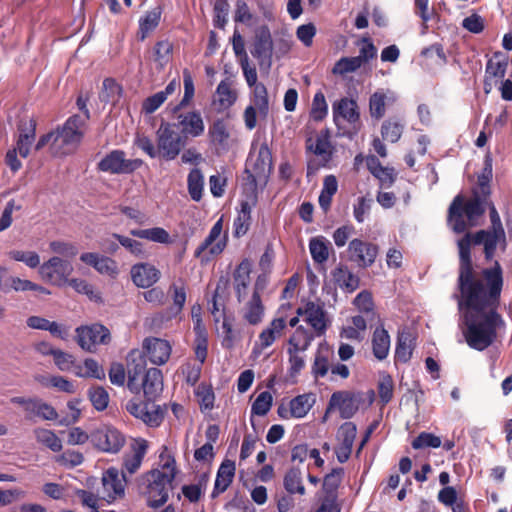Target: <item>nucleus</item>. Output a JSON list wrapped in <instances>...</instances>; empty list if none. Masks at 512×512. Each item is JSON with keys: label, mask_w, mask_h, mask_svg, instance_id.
Listing matches in <instances>:
<instances>
[{"label": "nucleus", "mask_w": 512, "mask_h": 512, "mask_svg": "<svg viewBox=\"0 0 512 512\" xmlns=\"http://www.w3.org/2000/svg\"><path fill=\"white\" fill-rule=\"evenodd\" d=\"M272 395L268 391L261 392L255 401L252 404L251 412L252 414L258 415V416H264L266 415L272 406Z\"/></svg>", "instance_id": "61"}, {"label": "nucleus", "mask_w": 512, "mask_h": 512, "mask_svg": "<svg viewBox=\"0 0 512 512\" xmlns=\"http://www.w3.org/2000/svg\"><path fill=\"white\" fill-rule=\"evenodd\" d=\"M297 315L305 317V321L313 328L318 337L325 334L328 325L322 303L307 301L303 307L297 309Z\"/></svg>", "instance_id": "18"}, {"label": "nucleus", "mask_w": 512, "mask_h": 512, "mask_svg": "<svg viewBox=\"0 0 512 512\" xmlns=\"http://www.w3.org/2000/svg\"><path fill=\"white\" fill-rule=\"evenodd\" d=\"M173 52V44L169 40H161L155 43L154 46V56L155 61L160 64V66L166 65L172 55Z\"/></svg>", "instance_id": "62"}, {"label": "nucleus", "mask_w": 512, "mask_h": 512, "mask_svg": "<svg viewBox=\"0 0 512 512\" xmlns=\"http://www.w3.org/2000/svg\"><path fill=\"white\" fill-rule=\"evenodd\" d=\"M404 125L395 119H387L381 126V135L384 140L396 143L402 136Z\"/></svg>", "instance_id": "49"}, {"label": "nucleus", "mask_w": 512, "mask_h": 512, "mask_svg": "<svg viewBox=\"0 0 512 512\" xmlns=\"http://www.w3.org/2000/svg\"><path fill=\"white\" fill-rule=\"evenodd\" d=\"M145 400L154 402L163 391V375L160 369L150 368L140 381Z\"/></svg>", "instance_id": "23"}, {"label": "nucleus", "mask_w": 512, "mask_h": 512, "mask_svg": "<svg viewBox=\"0 0 512 512\" xmlns=\"http://www.w3.org/2000/svg\"><path fill=\"white\" fill-rule=\"evenodd\" d=\"M394 382L389 374L384 375L378 383V395L383 405L393 398Z\"/></svg>", "instance_id": "64"}, {"label": "nucleus", "mask_w": 512, "mask_h": 512, "mask_svg": "<svg viewBox=\"0 0 512 512\" xmlns=\"http://www.w3.org/2000/svg\"><path fill=\"white\" fill-rule=\"evenodd\" d=\"M188 192L192 200L199 202L202 198L204 177L200 169H192L187 177Z\"/></svg>", "instance_id": "46"}, {"label": "nucleus", "mask_w": 512, "mask_h": 512, "mask_svg": "<svg viewBox=\"0 0 512 512\" xmlns=\"http://www.w3.org/2000/svg\"><path fill=\"white\" fill-rule=\"evenodd\" d=\"M309 138L306 143L308 150L313 152L316 156L320 157L319 162L310 160L307 165L308 174H312L317 171L320 167H326L327 164L332 160L334 154V147L330 142V136L328 130H322L317 136L315 143H310Z\"/></svg>", "instance_id": "10"}, {"label": "nucleus", "mask_w": 512, "mask_h": 512, "mask_svg": "<svg viewBox=\"0 0 512 512\" xmlns=\"http://www.w3.org/2000/svg\"><path fill=\"white\" fill-rule=\"evenodd\" d=\"M91 443L103 453L117 454L124 447L126 438L117 428L103 425L92 431Z\"/></svg>", "instance_id": "5"}, {"label": "nucleus", "mask_w": 512, "mask_h": 512, "mask_svg": "<svg viewBox=\"0 0 512 512\" xmlns=\"http://www.w3.org/2000/svg\"><path fill=\"white\" fill-rule=\"evenodd\" d=\"M393 92H385L383 89L376 90L369 98V113L376 120H380L386 113V105L395 102Z\"/></svg>", "instance_id": "30"}, {"label": "nucleus", "mask_w": 512, "mask_h": 512, "mask_svg": "<svg viewBox=\"0 0 512 512\" xmlns=\"http://www.w3.org/2000/svg\"><path fill=\"white\" fill-rule=\"evenodd\" d=\"M72 272V264L57 256L51 257L39 267V274L41 278L45 282L58 287L68 283V278Z\"/></svg>", "instance_id": "8"}, {"label": "nucleus", "mask_w": 512, "mask_h": 512, "mask_svg": "<svg viewBox=\"0 0 512 512\" xmlns=\"http://www.w3.org/2000/svg\"><path fill=\"white\" fill-rule=\"evenodd\" d=\"M273 52V41L270 30L262 26L256 33L251 54L259 60H270Z\"/></svg>", "instance_id": "26"}, {"label": "nucleus", "mask_w": 512, "mask_h": 512, "mask_svg": "<svg viewBox=\"0 0 512 512\" xmlns=\"http://www.w3.org/2000/svg\"><path fill=\"white\" fill-rule=\"evenodd\" d=\"M145 358L156 365L165 364L171 355V346L167 340L160 338H146L143 341V351Z\"/></svg>", "instance_id": "19"}, {"label": "nucleus", "mask_w": 512, "mask_h": 512, "mask_svg": "<svg viewBox=\"0 0 512 512\" xmlns=\"http://www.w3.org/2000/svg\"><path fill=\"white\" fill-rule=\"evenodd\" d=\"M348 252L352 262L357 263L359 267L367 268L375 262L379 248L376 244L356 238L350 241Z\"/></svg>", "instance_id": "17"}, {"label": "nucleus", "mask_w": 512, "mask_h": 512, "mask_svg": "<svg viewBox=\"0 0 512 512\" xmlns=\"http://www.w3.org/2000/svg\"><path fill=\"white\" fill-rule=\"evenodd\" d=\"M257 179H263V176L256 175V173L250 169H245L244 176L242 179V190L246 196L244 202L256 204L257 202Z\"/></svg>", "instance_id": "44"}, {"label": "nucleus", "mask_w": 512, "mask_h": 512, "mask_svg": "<svg viewBox=\"0 0 512 512\" xmlns=\"http://www.w3.org/2000/svg\"><path fill=\"white\" fill-rule=\"evenodd\" d=\"M126 410L134 417L141 419L145 424L150 427H158L163 419L165 410L159 405H154V402H141L136 399H131L126 403Z\"/></svg>", "instance_id": "11"}, {"label": "nucleus", "mask_w": 512, "mask_h": 512, "mask_svg": "<svg viewBox=\"0 0 512 512\" xmlns=\"http://www.w3.org/2000/svg\"><path fill=\"white\" fill-rule=\"evenodd\" d=\"M332 112L334 122L338 127L339 121L342 119L350 124L355 131L360 129V112L356 100L343 97L333 103Z\"/></svg>", "instance_id": "16"}, {"label": "nucleus", "mask_w": 512, "mask_h": 512, "mask_svg": "<svg viewBox=\"0 0 512 512\" xmlns=\"http://www.w3.org/2000/svg\"><path fill=\"white\" fill-rule=\"evenodd\" d=\"M333 350L327 343H321L315 353L311 373L315 379L323 378L331 370L330 360L333 357Z\"/></svg>", "instance_id": "28"}, {"label": "nucleus", "mask_w": 512, "mask_h": 512, "mask_svg": "<svg viewBox=\"0 0 512 512\" xmlns=\"http://www.w3.org/2000/svg\"><path fill=\"white\" fill-rule=\"evenodd\" d=\"M38 381L46 387H54L62 392L70 394L75 392L74 384L63 376H51L49 378L42 377L41 379H38Z\"/></svg>", "instance_id": "60"}, {"label": "nucleus", "mask_w": 512, "mask_h": 512, "mask_svg": "<svg viewBox=\"0 0 512 512\" xmlns=\"http://www.w3.org/2000/svg\"><path fill=\"white\" fill-rule=\"evenodd\" d=\"M354 305L357 307V309L366 314L368 317V320H373L376 316V313L374 312V303L372 294L366 290L361 291L354 299L353 301Z\"/></svg>", "instance_id": "54"}, {"label": "nucleus", "mask_w": 512, "mask_h": 512, "mask_svg": "<svg viewBox=\"0 0 512 512\" xmlns=\"http://www.w3.org/2000/svg\"><path fill=\"white\" fill-rule=\"evenodd\" d=\"M142 165V159H126V153L123 150L115 149L100 160L97 168L99 171L110 174H131Z\"/></svg>", "instance_id": "6"}, {"label": "nucleus", "mask_w": 512, "mask_h": 512, "mask_svg": "<svg viewBox=\"0 0 512 512\" xmlns=\"http://www.w3.org/2000/svg\"><path fill=\"white\" fill-rule=\"evenodd\" d=\"M175 123L162 122L156 131L159 158L174 160L186 145V137L176 130Z\"/></svg>", "instance_id": "3"}, {"label": "nucleus", "mask_w": 512, "mask_h": 512, "mask_svg": "<svg viewBox=\"0 0 512 512\" xmlns=\"http://www.w3.org/2000/svg\"><path fill=\"white\" fill-rule=\"evenodd\" d=\"M159 21L160 12H148L139 21L138 39L143 41L147 37V35L158 26Z\"/></svg>", "instance_id": "55"}, {"label": "nucleus", "mask_w": 512, "mask_h": 512, "mask_svg": "<svg viewBox=\"0 0 512 512\" xmlns=\"http://www.w3.org/2000/svg\"><path fill=\"white\" fill-rule=\"evenodd\" d=\"M76 333L79 346L89 352L99 344H108L111 338L108 328L98 323L78 327Z\"/></svg>", "instance_id": "13"}, {"label": "nucleus", "mask_w": 512, "mask_h": 512, "mask_svg": "<svg viewBox=\"0 0 512 512\" xmlns=\"http://www.w3.org/2000/svg\"><path fill=\"white\" fill-rule=\"evenodd\" d=\"M441 438L429 432H421L413 439L411 446L413 449L439 448L441 446Z\"/></svg>", "instance_id": "59"}, {"label": "nucleus", "mask_w": 512, "mask_h": 512, "mask_svg": "<svg viewBox=\"0 0 512 512\" xmlns=\"http://www.w3.org/2000/svg\"><path fill=\"white\" fill-rule=\"evenodd\" d=\"M126 477L124 472L110 467L102 475V498L108 503L125 496Z\"/></svg>", "instance_id": "14"}, {"label": "nucleus", "mask_w": 512, "mask_h": 512, "mask_svg": "<svg viewBox=\"0 0 512 512\" xmlns=\"http://www.w3.org/2000/svg\"><path fill=\"white\" fill-rule=\"evenodd\" d=\"M344 474L343 468H334L329 474L324 477L323 491L325 496L337 497V490L340 486L342 476Z\"/></svg>", "instance_id": "51"}, {"label": "nucleus", "mask_w": 512, "mask_h": 512, "mask_svg": "<svg viewBox=\"0 0 512 512\" xmlns=\"http://www.w3.org/2000/svg\"><path fill=\"white\" fill-rule=\"evenodd\" d=\"M80 260L86 265L92 266L100 274L111 278H116L119 273L117 262L110 257L94 252H86L81 254Z\"/></svg>", "instance_id": "24"}, {"label": "nucleus", "mask_w": 512, "mask_h": 512, "mask_svg": "<svg viewBox=\"0 0 512 512\" xmlns=\"http://www.w3.org/2000/svg\"><path fill=\"white\" fill-rule=\"evenodd\" d=\"M229 3L227 0H216L213 7V24L216 28L223 29L227 23Z\"/></svg>", "instance_id": "63"}, {"label": "nucleus", "mask_w": 512, "mask_h": 512, "mask_svg": "<svg viewBox=\"0 0 512 512\" xmlns=\"http://www.w3.org/2000/svg\"><path fill=\"white\" fill-rule=\"evenodd\" d=\"M210 144L216 149L225 150L228 148L230 133L224 119H216L208 128Z\"/></svg>", "instance_id": "32"}, {"label": "nucleus", "mask_w": 512, "mask_h": 512, "mask_svg": "<svg viewBox=\"0 0 512 512\" xmlns=\"http://www.w3.org/2000/svg\"><path fill=\"white\" fill-rule=\"evenodd\" d=\"M312 396V394H302L294 397L289 405L290 416L295 418L306 416L314 403Z\"/></svg>", "instance_id": "45"}, {"label": "nucleus", "mask_w": 512, "mask_h": 512, "mask_svg": "<svg viewBox=\"0 0 512 512\" xmlns=\"http://www.w3.org/2000/svg\"><path fill=\"white\" fill-rule=\"evenodd\" d=\"M331 274L335 283L348 293L354 292L359 287V277L353 274L345 265H339Z\"/></svg>", "instance_id": "34"}, {"label": "nucleus", "mask_w": 512, "mask_h": 512, "mask_svg": "<svg viewBox=\"0 0 512 512\" xmlns=\"http://www.w3.org/2000/svg\"><path fill=\"white\" fill-rule=\"evenodd\" d=\"M264 315V306L261 296L257 290L252 294L251 299L246 305L244 319L251 325H257L262 321Z\"/></svg>", "instance_id": "40"}, {"label": "nucleus", "mask_w": 512, "mask_h": 512, "mask_svg": "<svg viewBox=\"0 0 512 512\" xmlns=\"http://www.w3.org/2000/svg\"><path fill=\"white\" fill-rule=\"evenodd\" d=\"M122 95V86L113 78H105L102 83V91L100 94L103 102H116Z\"/></svg>", "instance_id": "50"}, {"label": "nucleus", "mask_w": 512, "mask_h": 512, "mask_svg": "<svg viewBox=\"0 0 512 512\" xmlns=\"http://www.w3.org/2000/svg\"><path fill=\"white\" fill-rule=\"evenodd\" d=\"M36 440L52 450L53 452H60L62 450L61 439L51 430L44 428H37L34 430Z\"/></svg>", "instance_id": "48"}, {"label": "nucleus", "mask_w": 512, "mask_h": 512, "mask_svg": "<svg viewBox=\"0 0 512 512\" xmlns=\"http://www.w3.org/2000/svg\"><path fill=\"white\" fill-rule=\"evenodd\" d=\"M85 127V119L78 114H74L64 122L62 127L57 128L55 141H58L60 148H75L84 137Z\"/></svg>", "instance_id": "7"}, {"label": "nucleus", "mask_w": 512, "mask_h": 512, "mask_svg": "<svg viewBox=\"0 0 512 512\" xmlns=\"http://www.w3.org/2000/svg\"><path fill=\"white\" fill-rule=\"evenodd\" d=\"M284 488L290 494H305L301 471L298 468H291L287 471L284 476Z\"/></svg>", "instance_id": "47"}, {"label": "nucleus", "mask_w": 512, "mask_h": 512, "mask_svg": "<svg viewBox=\"0 0 512 512\" xmlns=\"http://www.w3.org/2000/svg\"><path fill=\"white\" fill-rule=\"evenodd\" d=\"M253 103L259 110V113L266 116L269 111V99L267 88L263 83H257L253 86Z\"/></svg>", "instance_id": "56"}, {"label": "nucleus", "mask_w": 512, "mask_h": 512, "mask_svg": "<svg viewBox=\"0 0 512 512\" xmlns=\"http://www.w3.org/2000/svg\"><path fill=\"white\" fill-rule=\"evenodd\" d=\"M131 279L139 288H150L160 279V271L150 263H137L131 267Z\"/></svg>", "instance_id": "22"}, {"label": "nucleus", "mask_w": 512, "mask_h": 512, "mask_svg": "<svg viewBox=\"0 0 512 512\" xmlns=\"http://www.w3.org/2000/svg\"><path fill=\"white\" fill-rule=\"evenodd\" d=\"M413 339L409 332H401L397 337L395 362L407 363L412 357Z\"/></svg>", "instance_id": "43"}, {"label": "nucleus", "mask_w": 512, "mask_h": 512, "mask_svg": "<svg viewBox=\"0 0 512 512\" xmlns=\"http://www.w3.org/2000/svg\"><path fill=\"white\" fill-rule=\"evenodd\" d=\"M508 67V56L501 52H495L493 58L486 63L485 81L488 78L503 79Z\"/></svg>", "instance_id": "38"}, {"label": "nucleus", "mask_w": 512, "mask_h": 512, "mask_svg": "<svg viewBox=\"0 0 512 512\" xmlns=\"http://www.w3.org/2000/svg\"><path fill=\"white\" fill-rule=\"evenodd\" d=\"M362 402V392L336 391L330 397L328 409L336 407L342 419H350L357 413Z\"/></svg>", "instance_id": "12"}, {"label": "nucleus", "mask_w": 512, "mask_h": 512, "mask_svg": "<svg viewBox=\"0 0 512 512\" xmlns=\"http://www.w3.org/2000/svg\"><path fill=\"white\" fill-rule=\"evenodd\" d=\"M255 204L242 201L241 209L234 220V235L236 237L244 236L251 225V209Z\"/></svg>", "instance_id": "42"}, {"label": "nucleus", "mask_w": 512, "mask_h": 512, "mask_svg": "<svg viewBox=\"0 0 512 512\" xmlns=\"http://www.w3.org/2000/svg\"><path fill=\"white\" fill-rule=\"evenodd\" d=\"M88 397L92 406L97 411H103L107 408L109 403L108 392L101 386L91 387L88 390Z\"/></svg>", "instance_id": "57"}, {"label": "nucleus", "mask_w": 512, "mask_h": 512, "mask_svg": "<svg viewBox=\"0 0 512 512\" xmlns=\"http://www.w3.org/2000/svg\"><path fill=\"white\" fill-rule=\"evenodd\" d=\"M145 354L140 350H131L127 355V386L133 393L141 391L140 381L146 373Z\"/></svg>", "instance_id": "15"}, {"label": "nucleus", "mask_w": 512, "mask_h": 512, "mask_svg": "<svg viewBox=\"0 0 512 512\" xmlns=\"http://www.w3.org/2000/svg\"><path fill=\"white\" fill-rule=\"evenodd\" d=\"M371 342L374 357L379 361L386 359L390 350V335L383 324L376 327Z\"/></svg>", "instance_id": "33"}, {"label": "nucleus", "mask_w": 512, "mask_h": 512, "mask_svg": "<svg viewBox=\"0 0 512 512\" xmlns=\"http://www.w3.org/2000/svg\"><path fill=\"white\" fill-rule=\"evenodd\" d=\"M10 289L15 291H37L42 294H50L45 287L38 285L30 280L20 279L18 277L8 276V269L0 266V290L8 292Z\"/></svg>", "instance_id": "20"}, {"label": "nucleus", "mask_w": 512, "mask_h": 512, "mask_svg": "<svg viewBox=\"0 0 512 512\" xmlns=\"http://www.w3.org/2000/svg\"><path fill=\"white\" fill-rule=\"evenodd\" d=\"M177 119L176 127L181 128L182 136L196 138L204 133L205 124L199 111L194 110L181 113L177 116Z\"/></svg>", "instance_id": "21"}, {"label": "nucleus", "mask_w": 512, "mask_h": 512, "mask_svg": "<svg viewBox=\"0 0 512 512\" xmlns=\"http://www.w3.org/2000/svg\"><path fill=\"white\" fill-rule=\"evenodd\" d=\"M272 168V151L268 144L263 142L258 149L257 157L252 166V171H254L256 175L263 176V179L266 180L271 173Z\"/></svg>", "instance_id": "35"}, {"label": "nucleus", "mask_w": 512, "mask_h": 512, "mask_svg": "<svg viewBox=\"0 0 512 512\" xmlns=\"http://www.w3.org/2000/svg\"><path fill=\"white\" fill-rule=\"evenodd\" d=\"M328 114V105L325 95L322 91L315 93L310 110V118L316 122H320L326 118Z\"/></svg>", "instance_id": "52"}, {"label": "nucleus", "mask_w": 512, "mask_h": 512, "mask_svg": "<svg viewBox=\"0 0 512 512\" xmlns=\"http://www.w3.org/2000/svg\"><path fill=\"white\" fill-rule=\"evenodd\" d=\"M164 468L168 472L155 469L146 475L147 486L144 494L147 505L151 508L161 507L169 498V488L175 478V468L169 462L164 465Z\"/></svg>", "instance_id": "2"}, {"label": "nucleus", "mask_w": 512, "mask_h": 512, "mask_svg": "<svg viewBox=\"0 0 512 512\" xmlns=\"http://www.w3.org/2000/svg\"><path fill=\"white\" fill-rule=\"evenodd\" d=\"M215 95L214 102L218 105L219 110H227L232 107L238 97L236 90L231 87V82L227 79L218 84Z\"/></svg>", "instance_id": "36"}, {"label": "nucleus", "mask_w": 512, "mask_h": 512, "mask_svg": "<svg viewBox=\"0 0 512 512\" xmlns=\"http://www.w3.org/2000/svg\"><path fill=\"white\" fill-rule=\"evenodd\" d=\"M235 462L229 459H225L216 475L214 488L212 491V498L217 497L219 494L225 492L233 482L235 476Z\"/></svg>", "instance_id": "27"}, {"label": "nucleus", "mask_w": 512, "mask_h": 512, "mask_svg": "<svg viewBox=\"0 0 512 512\" xmlns=\"http://www.w3.org/2000/svg\"><path fill=\"white\" fill-rule=\"evenodd\" d=\"M362 65L360 59L356 57H342L334 65L332 73L335 75H345L358 70Z\"/></svg>", "instance_id": "58"}, {"label": "nucleus", "mask_w": 512, "mask_h": 512, "mask_svg": "<svg viewBox=\"0 0 512 512\" xmlns=\"http://www.w3.org/2000/svg\"><path fill=\"white\" fill-rule=\"evenodd\" d=\"M331 244L323 236L313 237L309 241V250L316 264H323L329 258Z\"/></svg>", "instance_id": "39"}, {"label": "nucleus", "mask_w": 512, "mask_h": 512, "mask_svg": "<svg viewBox=\"0 0 512 512\" xmlns=\"http://www.w3.org/2000/svg\"><path fill=\"white\" fill-rule=\"evenodd\" d=\"M493 177L492 158L487 155L484 159V166L482 171L477 176L476 186L471 188V196L466 199L468 212L472 214H479L482 211V203L480 198L483 200L490 198L492 194L491 181Z\"/></svg>", "instance_id": "4"}, {"label": "nucleus", "mask_w": 512, "mask_h": 512, "mask_svg": "<svg viewBox=\"0 0 512 512\" xmlns=\"http://www.w3.org/2000/svg\"><path fill=\"white\" fill-rule=\"evenodd\" d=\"M285 328L286 320L284 318L281 317L273 319L269 326L259 335L261 347L267 348L271 346L275 340L282 335Z\"/></svg>", "instance_id": "37"}, {"label": "nucleus", "mask_w": 512, "mask_h": 512, "mask_svg": "<svg viewBox=\"0 0 512 512\" xmlns=\"http://www.w3.org/2000/svg\"><path fill=\"white\" fill-rule=\"evenodd\" d=\"M130 234L134 237L160 244H169L172 242L170 234L162 227H153L149 229H132L130 230Z\"/></svg>", "instance_id": "41"}, {"label": "nucleus", "mask_w": 512, "mask_h": 512, "mask_svg": "<svg viewBox=\"0 0 512 512\" xmlns=\"http://www.w3.org/2000/svg\"><path fill=\"white\" fill-rule=\"evenodd\" d=\"M315 337H318L316 332L304 326H298L288 339L287 351L304 352L310 347Z\"/></svg>", "instance_id": "31"}, {"label": "nucleus", "mask_w": 512, "mask_h": 512, "mask_svg": "<svg viewBox=\"0 0 512 512\" xmlns=\"http://www.w3.org/2000/svg\"><path fill=\"white\" fill-rule=\"evenodd\" d=\"M223 229L222 218L214 223L209 231L208 236L196 248L194 257L201 258V262H208L212 257L220 255L227 245V238H220Z\"/></svg>", "instance_id": "9"}, {"label": "nucleus", "mask_w": 512, "mask_h": 512, "mask_svg": "<svg viewBox=\"0 0 512 512\" xmlns=\"http://www.w3.org/2000/svg\"><path fill=\"white\" fill-rule=\"evenodd\" d=\"M482 211L479 214L468 212L467 201L462 194L452 200L447 220L452 230L457 233L465 232L469 227L479 225V220L489 211L491 227L488 230H479L474 234L466 233L457 241L459 251L458 288L462 301L467 309L465 313L464 337L468 346L477 351H483L491 346L497 338V330L505 327V321L497 312L500 295L503 287V271L500 263L495 262L494 267L483 270L487 282V289L482 280L477 279L473 268L471 245H483L486 261H491L501 244L506 248V234L500 215L490 198L483 200Z\"/></svg>", "instance_id": "1"}, {"label": "nucleus", "mask_w": 512, "mask_h": 512, "mask_svg": "<svg viewBox=\"0 0 512 512\" xmlns=\"http://www.w3.org/2000/svg\"><path fill=\"white\" fill-rule=\"evenodd\" d=\"M84 368L85 371H83V367L81 365H77L74 373L79 377H92L96 379L105 378L103 368L92 358H88L84 361Z\"/></svg>", "instance_id": "53"}, {"label": "nucleus", "mask_w": 512, "mask_h": 512, "mask_svg": "<svg viewBox=\"0 0 512 512\" xmlns=\"http://www.w3.org/2000/svg\"><path fill=\"white\" fill-rule=\"evenodd\" d=\"M132 454L126 455L123 461L122 472L134 474L140 468L143 458L148 449V443L145 439H138L131 446Z\"/></svg>", "instance_id": "29"}, {"label": "nucleus", "mask_w": 512, "mask_h": 512, "mask_svg": "<svg viewBox=\"0 0 512 512\" xmlns=\"http://www.w3.org/2000/svg\"><path fill=\"white\" fill-rule=\"evenodd\" d=\"M251 271L252 264L249 259L245 258L238 264L233 272L234 289L239 302H242L247 295Z\"/></svg>", "instance_id": "25"}]
</instances>
